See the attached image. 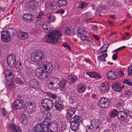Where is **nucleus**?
Segmentation results:
<instances>
[{"mask_svg": "<svg viewBox=\"0 0 132 132\" xmlns=\"http://www.w3.org/2000/svg\"><path fill=\"white\" fill-rule=\"evenodd\" d=\"M110 87L108 84L106 82L102 83L100 86L101 91L104 93L108 92L109 90Z\"/></svg>", "mask_w": 132, "mask_h": 132, "instance_id": "17", "label": "nucleus"}, {"mask_svg": "<svg viewBox=\"0 0 132 132\" xmlns=\"http://www.w3.org/2000/svg\"><path fill=\"white\" fill-rule=\"evenodd\" d=\"M16 68L18 71H19L22 69V64L20 61H18L16 63Z\"/></svg>", "mask_w": 132, "mask_h": 132, "instance_id": "37", "label": "nucleus"}, {"mask_svg": "<svg viewBox=\"0 0 132 132\" xmlns=\"http://www.w3.org/2000/svg\"><path fill=\"white\" fill-rule=\"evenodd\" d=\"M1 37L2 41L4 42H9L11 39V36L7 32V31H3L1 32Z\"/></svg>", "mask_w": 132, "mask_h": 132, "instance_id": "11", "label": "nucleus"}, {"mask_svg": "<svg viewBox=\"0 0 132 132\" xmlns=\"http://www.w3.org/2000/svg\"><path fill=\"white\" fill-rule=\"evenodd\" d=\"M86 75H88L90 77L97 79L98 78H101V76L98 73L96 72H87Z\"/></svg>", "mask_w": 132, "mask_h": 132, "instance_id": "20", "label": "nucleus"}, {"mask_svg": "<svg viewBox=\"0 0 132 132\" xmlns=\"http://www.w3.org/2000/svg\"><path fill=\"white\" fill-rule=\"evenodd\" d=\"M92 28L93 30L95 31L97 30L98 28L96 25H94L92 26Z\"/></svg>", "mask_w": 132, "mask_h": 132, "instance_id": "63", "label": "nucleus"}, {"mask_svg": "<svg viewBox=\"0 0 132 132\" xmlns=\"http://www.w3.org/2000/svg\"><path fill=\"white\" fill-rule=\"evenodd\" d=\"M23 19L25 21L30 22L34 20V18L33 15L29 13H26L23 15Z\"/></svg>", "mask_w": 132, "mask_h": 132, "instance_id": "21", "label": "nucleus"}, {"mask_svg": "<svg viewBox=\"0 0 132 132\" xmlns=\"http://www.w3.org/2000/svg\"><path fill=\"white\" fill-rule=\"evenodd\" d=\"M23 120H22V123L24 124L25 125H26L27 124V119H26V118H25L22 119Z\"/></svg>", "mask_w": 132, "mask_h": 132, "instance_id": "61", "label": "nucleus"}, {"mask_svg": "<svg viewBox=\"0 0 132 132\" xmlns=\"http://www.w3.org/2000/svg\"><path fill=\"white\" fill-rule=\"evenodd\" d=\"M86 87L83 85H80L78 87V89L79 92L80 93L83 92L86 89Z\"/></svg>", "mask_w": 132, "mask_h": 132, "instance_id": "36", "label": "nucleus"}, {"mask_svg": "<svg viewBox=\"0 0 132 132\" xmlns=\"http://www.w3.org/2000/svg\"><path fill=\"white\" fill-rule=\"evenodd\" d=\"M14 86V85L12 82H9L7 84L6 87L7 89H10Z\"/></svg>", "mask_w": 132, "mask_h": 132, "instance_id": "44", "label": "nucleus"}, {"mask_svg": "<svg viewBox=\"0 0 132 132\" xmlns=\"http://www.w3.org/2000/svg\"><path fill=\"white\" fill-rule=\"evenodd\" d=\"M57 4L59 6L61 7L62 6H66L67 4V2L65 0H59L57 1Z\"/></svg>", "mask_w": 132, "mask_h": 132, "instance_id": "35", "label": "nucleus"}, {"mask_svg": "<svg viewBox=\"0 0 132 132\" xmlns=\"http://www.w3.org/2000/svg\"><path fill=\"white\" fill-rule=\"evenodd\" d=\"M36 76L42 79H45L47 77L48 72L43 67H39L36 69L35 71Z\"/></svg>", "mask_w": 132, "mask_h": 132, "instance_id": "6", "label": "nucleus"}, {"mask_svg": "<svg viewBox=\"0 0 132 132\" xmlns=\"http://www.w3.org/2000/svg\"><path fill=\"white\" fill-rule=\"evenodd\" d=\"M76 109L77 108H76L71 107L69 110H68L67 111L73 114H74L76 111Z\"/></svg>", "mask_w": 132, "mask_h": 132, "instance_id": "43", "label": "nucleus"}, {"mask_svg": "<svg viewBox=\"0 0 132 132\" xmlns=\"http://www.w3.org/2000/svg\"><path fill=\"white\" fill-rule=\"evenodd\" d=\"M2 112L3 116H5L6 115V109L4 108L3 107L2 109Z\"/></svg>", "mask_w": 132, "mask_h": 132, "instance_id": "58", "label": "nucleus"}, {"mask_svg": "<svg viewBox=\"0 0 132 132\" xmlns=\"http://www.w3.org/2000/svg\"><path fill=\"white\" fill-rule=\"evenodd\" d=\"M63 46L65 49L70 50L71 48L69 45L66 43H65L63 44Z\"/></svg>", "mask_w": 132, "mask_h": 132, "instance_id": "52", "label": "nucleus"}, {"mask_svg": "<svg viewBox=\"0 0 132 132\" xmlns=\"http://www.w3.org/2000/svg\"><path fill=\"white\" fill-rule=\"evenodd\" d=\"M87 5V3L85 2H81L79 4L78 7L84 9L85 7Z\"/></svg>", "mask_w": 132, "mask_h": 132, "instance_id": "42", "label": "nucleus"}, {"mask_svg": "<svg viewBox=\"0 0 132 132\" xmlns=\"http://www.w3.org/2000/svg\"><path fill=\"white\" fill-rule=\"evenodd\" d=\"M71 30L70 28L68 27H66L65 29L64 32L67 35H70L71 32Z\"/></svg>", "mask_w": 132, "mask_h": 132, "instance_id": "48", "label": "nucleus"}, {"mask_svg": "<svg viewBox=\"0 0 132 132\" xmlns=\"http://www.w3.org/2000/svg\"><path fill=\"white\" fill-rule=\"evenodd\" d=\"M25 104L24 107V110L30 114L33 113L36 111V107L35 103L29 101L28 98H26L24 101Z\"/></svg>", "mask_w": 132, "mask_h": 132, "instance_id": "3", "label": "nucleus"}, {"mask_svg": "<svg viewBox=\"0 0 132 132\" xmlns=\"http://www.w3.org/2000/svg\"><path fill=\"white\" fill-rule=\"evenodd\" d=\"M117 111L116 109H114L113 110V111H111L110 113V118L112 119L116 116L117 114Z\"/></svg>", "mask_w": 132, "mask_h": 132, "instance_id": "40", "label": "nucleus"}, {"mask_svg": "<svg viewBox=\"0 0 132 132\" xmlns=\"http://www.w3.org/2000/svg\"><path fill=\"white\" fill-rule=\"evenodd\" d=\"M55 108L59 111H61L64 109L63 103L61 102H56L54 104Z\"/></svg>", "mask_w": 132, "mask_h": 132, "instance_id": "25", "label": "nucleus"}, {"mask_svg": "<svg viewBox=\"0 0 132 132\" xmlns=\"http://www.w3.org/2000/svg\"><path fill=\"white\" fill-rule=\"evenodd\" d=\"M93 37L94 38L97 40H99L98 36L97 35H93Z\"/></svg>", "mask_w": 132, "mask_h": 132, "instance_id": "64", "label": "nucleus"}, {"mask_svg": "<svg viewBox=\"0 0 132 132\" xmlns=\"http://www.w3.org/2000/svg\"><path fill=\"white\" fill-rule=\"evenodd\" d=\"M18 37L20 39H25L28 37V34L26 32L19 31L17 33Z\"/></svg>", "mask_w": 132, "mask_h": 132, "instance_id": "22", "label": "nucleus"}, {"mask_svg": "<svg viewBox=\"0 0 132 132\" xmlns=\"http://www.w3.org/2000/svg\"><path fill=\"white\" fill-rule=\"evenodd\" d=\"M54 68L55 70H58L60 67L59 63L57 62H55L54 64Z\"/></svg>", "mask_w": 132, "mask_h": 132, "instance_id": "50", "label": "nucleus"}, {"mask_svg": "<svg viewBox=\"0 0 132 132\" xmlns=\"http://www.w3.org/2000/svg\"><path fill=\"white\" fill-rule=\"evenodd\" d=\"M65 11L64 10L59 9L57 11V13H60L61 14H63L64 13Z\"/></svg>", "mask_w": 132, "mask_h": 132, "instance_id": "59", "label": "nucleus"}, {"mask_svg": "<svg viewBox=\"0 0 132 132\" xmlns=\"http://www.w3.org/2000/svg\"><path fill=\"white\" fill-rule=\"evenodd\" d=\"M59 79L56 77H52L51 78L50 82H48L49 86H51L54 83L59 81Z\"/></svg>", "mask_w": 132, "mask_h": 132, "instance_id": "31", "label": "nucleus"}, {"mask_svg": "<svg viewBox=\"0 0 132 132\" xmlns=\"http://www.w3.org/2000/svg\"><path fill=\"white\" fill-rule=\"evenodd\" d=\"M108 55V54L106 53L105 54H102L101 55L98 56V59L101 61L105 62L106 61V60L105 58L107 57Z\"/></svg>", "mask_w": 132, "mask_h": 132, "instance_id": "34", "label": "nucleus"}, {"mask_svg": "<svg viewBox=\"0 0 132 132\" xmlns=\"http://www.w3.org/2000/svg\"><path fill=\"white\" fill-rule=\"evenodd\" d=\"M123 82L126 83L128 85L132 86V80H130L126 79L123 80Z\"/></svg>", "mask_w": 132, "mask_h": 132, "instance_id": "45", "label": "nucleus"}, {"mask_svg": "<svg viewBox=\"0 0 132 132\" xmlns=\"http://www.w3.org/2000/svg\"><path fill=\"white\" fill-rule=\"evenodd\" d=\"M8 129L13 132H22L19 127L16 126L14 123H11L8 126Z\"/></svg>", "mask_w": 132, "mask_h": 132, "instance_id": "14", "label": "nucleus"}, {"mask_svg": "<svg viewBox=\"0 0 132 132\" xmlns=\"http://www.w3.org/2000/svg\"><path fill=\"white\" fill-rule=\"evenodd\" d=\"M23 103L22 100H16L14 103H12L11 106L13 107L14 106L15 107L18 109H21L23 107Z\"/></svg>", "mask_w": 132, "mask_h": 132, "instance_id": "15", "label": "nucleus"}, {"mask_svg": "<svg viewBox=\"0 0 132 132\" xmlns=\"http://www.w3.org/2000/svg\"><path fill=\"white\" fill-rule=\"evenodd\" d=\"M117 75L119 77H122L124 75L123 71L121 70H120L117 72Z\"/></svg>", "mask_w": 132, "mask_h": 132, "instance_id": "51", "label": "nucleus"}, {"mask_svg": "<svg viewBox=\"0 0 132 132\" xmlns=\"http://www.w3.org/2000/svg\"><path fill=\"white\" fill-rule=\"evenodd\" d=\"M13 71L11 69H7L5 72V78L7 80L11 81L13 79Z\"/></svg>", "mask_w": 132, "mask_h": 132, "instance_id": "13", "label": "nucleus"}, {"mask_svg": "<svg viewBox=\"0 0 132 132\" xmlns=\"http://www.w3.org/2000/svg\"><path fill=\"white\" fill-rule=\"evenodd\" d=\"M112 88L116 92H119L121 89L120 84L119 82H117L113 85L112 86Z\"/></svg>", "mask_w": 132, "mask_h": 132, "instance_id": "26", "label": "nucleus"}, {"mask_svg": "<svg viewBox=\"0 0 132 132\" xmlns=\"http://www.w3.org/2000/svg\"><path fill=\"white\" fill-rule=\"evenodd\" d=\"M44 12L43 11H41L38 13V15L36 17V19H38L41 18L44 16Z\"/></svg>", "mask_w": 132, "mask_h": 132, "instance_id": "49", "label": "nucleus"}, {"mask_svg": "<svg viewBox=\"0 0 132 132\" xmlns=\"http://www.w3.org/2000/svg\"><path fill=\"white\" fill-rule=\"evenodd\" d=\"M47 18L51 22H53L55 21V17L54 15L51 13H48L46 15Z\"/></svg>", "mask_w": 132, "mask_h": 132, "instance_id": "29", "label": "nucleus"}, {"mask_svg": "<svg viewBox=\"0 0 132 132\" xmlns=\"http://www.w3.org/2000/svg\"><path fill=\"white\" fill-rule=\"evenodd\" d=\"M73 115V114L67 111L66 116V119L67 120H68L71 122V120L72 119V117Z\"/></svg>", "mask_w": 132, "mask_h": 132, "instance_id": "39", "label": "nucleus"}, {"mask_svg": "<svg viewBox=\"0 0 132 132\" xmlns=\"http://www.w3.org/2000/svg\"><path fill=\"white\" fill-rule=\"evenodd\" d=\"M73 120L72 121L78 123L80 124L81 122L82 121V119L81 117L76 115L73 117Z\"/></svg>", "mask_w": 132, "mask_h": 132, "instance_id": "28", "label": "nucleus"}, {"mask_svg": "<svg viewBox=\"0 0 132 132\" xmlns=\"http://www.w3.org/2000/svg\"><path fill=\"white\" fill-rule=\"evenodd\" d=\"M85 30V28L83 26H80L78 30L77 34H83Z\"/></svg>", "mask_w": 132, "mask_h": 132, "instance_id": "41", "label": "nucleus"}, {"mask_svg": "<svg viewBox=\"0 0 132 132\" xmlns=\"http://www.w3.org/2000/svg\"><path fill=\"white\" fill-rule=\"evenodd\" d=\"M29 84L31 87L35 89L39 88L41 86L40 84L37 80L32 79L29 81Z\"/></svg>", "mask_w": 132, "mask_h": 132, "instance_id": "10", "label": "nucleus"}, {"mask_svg": "<svg viewBox=\"0 0 132 132\" xmlns=\"http://www.w3.org/2000/svg\"><path fill=\"white\" fill-rule=\"evenodd\" d=\"M96 130L95 129L93 130L90 127H88V129L86 130V132H94L95 130Z\"/></svg>", "mask_w": 132, "mask_h": 132, "instance_id": "57", "label": "nucleus"}, {"mask_svg": "<svg viewBox=\"0 0 132 132\" xmlns=\"http://www.w3.org/2000/svg\"><path fill=\"white\" fill-rule=\"evenodd\" d=\"M43 65V68L49 73H51L53 69V67L51 62H45L44 63Z\"/></svg>", "mask_w": 132, "mask_h": 132, "instance_id": "16", "label": "nucleus"}, {"mask_svg": "<svg viewBox=\"0 0 132 132\" xmlns=\"http://www.w3.org/2000/svg\"><path fill=\"white\" fill-rule=\"evenodd\" d=\"M80 38L82 40H89V38L88 37L86 36L85 34H82Z\"/></svg>", "mask_w": 132, "mask_h": 132, "instance_id": "46", "label": "nucleus"}, {"mask_svg": "<svg viewBox=\"0 0 132 132\" xmlns=\"http://www.w3.org/2000/svg\"><path fill=\"white\" fill-rule=\"evenodd\" d=\"M70 127L71 129L74 131H77L79 129L80 124L71 121L70 122Z\"/></svg>", "mask_w": 132, "mask_h": 132, "instance_id": "23", "label": "nucleus"}, {"mask_svg": "<svg viewBox=\"0 0 132 132\" xmlns=\"http://www.w3.org/2000/svg\"><path fill=\"white\" fill-rule=\"evenodd\" d=\"M60 89L61 91H63L66 88L65 85L66 83V80L64 79H62L60 81Z\"/></svg>", "mask_w": 132, "mask_h": 132, "instance_id": "27", "label": "nucleus"}, {"mask_svg": "<svg viewBox=\"0 0 132 132\" xmlns=\"http://www.w3.org/2000/svg\"><path fill=\"white\" fill-rule=\"evenodd\" d=\"M118 54V52L116 53L115 54H113L112 56V58L113 60H115L118 58V57L117 56Z\"/></svg>", "mask_w": 132, "mask_h": 132, "instance_id": "56", "label": "nucleus"}, {"mask_svg": "<svg viewBox=\"0 0 132 132\" xmlns=\"http://www.w3.org/2000/svg\"><path fill=\"white\" fill-rule=\"evenodd\" d=\"M51 116V113L50 112H48L46 115V118L50 119Z\"/></svg>", "mask_w": 132, "mask_h": 132, "instance_id": "60", "label": "nucleus"}, {"mask_svg": "<svg viewBox=\"0 0 132 132\" xmlns=\"http://www.w3.org/2000/svg\"><path fill=\"white\" fill-rule=\"evenodd\" d=\"M47 94L49 96L52 98L53 99H56L57 97V95L55 94H53L52 93H47Z\"/></svg>", "mask_w": 132, "mask_h": 132, "instance_id": "47", "label": "nucleus"}, {"mask_svg": "<svg viewBox=\"0 0 132 132\" xmlns=\"http://www.w3.org/2000/svg\"><path fill=\"white\" fill-rule=\"evenodd\" d=\"M110 44H106L104 45L102 47L100 48V50L101 49H103L105 50H107L108 47Z\"/></svg>", "mask_w": 132, "mask_h": 132, "instance_id": "55", "label": "nucleus"}, {"mask_svg": "<svg viewBox=\"0 0 132 132\" xmlns=\"http://www.w3.org/2000/svg\"><path fill=\"white\" fill-rule=\"evenodd\" d=\"M125 94L130 96L132 95V92L129 90H128L126 91L125 93Z\"/></svg>", "mask_w": 132, "mask_h": 132, "instance_id": "54", "label": "nucleus"}, {"mask_svg": "<svg viewBox=\"0 0 132 132\" xmlns=\"http://www.w3.org/2000/svg\"><path fill=\"white\" fill-rule=\"evenodd\" d=\"M110 101L109 99L104 97H102L98 102L99 106L102 108H107L109 107Z\"/></svg>", "mask_w": 132, "mask_h": 132, "instance_id": "7", "label": "nucleus"}, {"mask_svg": "<svg viewBox=\"0 0 132 132\" xmlns=\"http://www.w3.org/2000/svg\"><path fill=\"white\" fill-rule=\"evenodd\" d=\"M43 28L46 31L50 30L49 24L47 22L43 23Z\"/></svg>", "mask_w": 132, "mask_h": 132, "instance_id": "38", "label": "nucleus"}, {"mask_svg": "<svg viewBox=\"0 0 132 132\" xmlns=\"http://www.w3.org/2000/svg\"><path fill=\"white\" fill-rule=\"evenodd\" d=\"M41 103L42 107L46 110L49 111L52 109L53 106L52 101L47 98H45L42 100Z\"/></svg>", "mask_w": 132, "mask_h": 132, "instance_id": "5", "label": "nucleus"}, {"mask_svg": "<svg viewBox=\"0 0 132 132\" xmlns=\"http://www.w3.org/2000/svg\"><path fill=\"white\" fill-rule=\"evenodd\" d=\"M91 126L96 130L101 127V122L98 119H94L90 121Z\"/></svg>", "mask_w": 132, "mask_h": 132, "instance_id": "12", "label": "nucleus"}, {"mask_svg": "<svg viewBox=\"0 0 132 132\" xmlns=\"http://www.w3.org/2000/svg\"><path fill=\"white\" fill-rule=\"evenodd\" d=\"M76 79V77L74 75L69 76L67 80L69 84H72L74 82Z\"/></svg>", "mask_w": 132, "mask_h": 132, "instance_id": "30", "label": "nucleus"}, {"mask_svg": "<svg viewBox=\"0 0 132 132\" xmlns=\"http://www.w3.org/2000/svg\"><path fill=\"white\" fill-rule=\"evenodd\" d=\"M7 60L9 65L12 68H14L16 61L15 56L14 54H10L8 55Z\"/></svg>", "mask_w": 132, "mask_h": 132, "instance_id": "9", "label": "nucleus"}, {"mask_svg": "<svg viewBox=\"0 0 132 132\" xmlns=\"http://www.w3.org/2000/svg\"><path fill=\"white\" fill-rule=\"evenodd\" d=\"M88 41L89 42V44L90 47L93 46L95 44V42H93L91 41H90L89 40Z\"/></svg>", "mask_w": 132, "mask_h": 132, "instance_id": "62", "label": "nucleus"}, {"mask_svg": "<svg viewBox=\"0 0 132 132\" xmlns=\"http://www.w3.org/2000/svg\"><path fill=\"white\" fill-rule=\"evenodd\" d=\"M61 36L62 31L61 30H53L48 34V37H46L47 39L44 41L54 44L56 43L60 39Z\"/></svg>", "mask_w": 132, "mask_h": 132, "instance_id": "2", "label": "nucleus"}, {"mask_svg": "<svg viewBox=\"0 0 132 132\" xmlns=\"http://www.w3.org/2000/svg\"><path fill=\"white\" fill-rule=\"evenodd\" d=\"M128 71L129 75H131L132 74V65L129 67L128 69Z\"/></svg>", "mask_w": 132, "mask_h": 132, "instance_id": "53", "label": "nucleus"}, {"mask_svg": "<svg viewBox=\"0 0 132 132\" xmlns=\"http://www.w3.org/2000/svg\"><path fill=\"white\" fill-rule=\"evenodd\" d=\"M117 116L118 119L122 120L126 119L128 117L127 113L124 111H121L118 112Z\"/></svg>", "mask_w": 132, "mask_h": 132, "instance_id": "19", "label": "nucleus"}, {"mask_svg": "<svg viewBox=\"0 0 132 132\" xmlns=\"http://www.w3.org/2000/svg\"><path fill=\"white\" fill-rule=\"evenodd\" d=\"M116 74L115 72H113L112 71H110L107 73L106 76L108 78L111 80H113L116 78Z\"/></svg>", "mask_w": 132, "mask_h": 132, "instance_id": "24", "label": "nucleus"}, {"mask_svg": "<svg viewBox=\"0 0 132 132\" xmlns=\"http://www.w3.org/2000/svg\"><path fill=\"white\" fill-rule=\"evenodd\" d=\"M52 122L50 119L46 118L43 123L37 124L33 128L34 132H48L50 126Z\"/></svg>", "mask_w": 132, "mask_h": 132, "instance_id": "1", "label": "nucleus"}, {"mask_svg": "<svg viewBox=\"0 0 132 132\" xmlns=\"http://www.w3.org/2000/svg\"><path fill=\"white\" fill-rule=\"evenodd\" d=\"M38 3L36 2L35 0H32L31 1H28L26 4V7L28 9H35Z\"/></svg>", "mask_w": 132, "mask_h": 132, "instance_id": "18", "label": "nucleus"}, {"mask_svg": "<svg viewBox=\"0 0 132 132\" xmlns=\"http://www.w3.org/2000/svg\"><path fill=\"white\" fill-rule=\"evenodd\" d=\"M60 80H59V81L53 84L50 86V87L51 89H53L55 90L59 88L60 87Z\"/></svg>", "mask_w": 132, "mask_h": 132, "instance_id": "33", "label": "nucleus"}, {"mask_svg": "<svg viewBox=\"0 0 132 132\" xmlns=\"http://www.w3.org/2000/svg\"><path fill=\"white\" fill-rule=\"evenodd\" d=\"M7 32L12 37L15 36L16 32L15 29L12 28H9L7 30Z\"/></svg>", "mask_w": 132, "mask_h": 132, "instance_id": "32", "label": "nucleus"}, {"mask_svg": "<svg viewBox=\"0 0 132 132\" xmlns=\"http://www.w3.org/2000/svg\"><path fill=\"white\" fill-rule=\"evenodd\" d=\"M45 9L47 11L51 12L57 8L56 3L54 1L49 2L45 4Z\"/></svg>", "mask_w": 132, "mask_h": 132, "instance_id": "8", "label": "nucleus"}, {"mask_svg": "<svg viewBox=\"0 0 132 132\" xmlns=\"http://www.w3.org/2000/svg\"><path fill=\"white\" fill-rule=\"evenodd\" d=\"M44 56L43 51L40 50H36L31 53V60L34 62H39L42 60Z\"/></svg>", "mask_w": 132, "mask_h": 132, "instance_id": "4", "label": "nucleus"}]
</instances>
